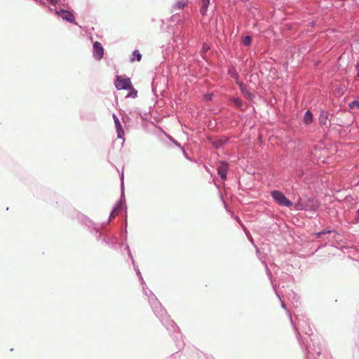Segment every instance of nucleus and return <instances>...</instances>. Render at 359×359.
<instances>
[{
  "label": "nucleus",
  "mask_w": 359,
  "mask_h": 359,
  "mask_svg": "<svg viewBox=\"0 0 359 359\" xmlns=\"http://www.w3.org/2000/svg\"><path fill=\"white\" fill-rule=\"evenodd\" d=\"M271 196L279 205L291 207L292 205V203L280 191H273L271 192Z\"/></svg>",
  "instance_id": "obj_1"
},
{
  "label": "nucleus",
  "mask_w": 359,
  "mask_h": 359,
  "mask_svg": "<svg viewBox=\"0 0 359 359\" xmlns=\"http://www.w3.org/2000/svg\"><path fill=\"white\" fill-rule=\"evenodd\" d=\"M115 86L117 89H129L131 87V81L130 79L126 78L122 76H118L115 81Z\"/></svg>",
  "instance_id": "obj_2"
},
{
  "label": "nucleus",
  "mask_w": 359,
  "mask_h": 359,
  "mask_svg": "<svg viewBox=\"0 0 359 359\" xmlns=\"http://www.w3.org/2000/svg\"><path fill=\"white\" fill-rule=\"evenodd\" d=\"M104 55V48L102 46V44L98 42L95 41L93 43V56L97 60H100Z\"/></svg>",
  "instance_id": "obj_3"
},
{
  "label": "nucleus",
  "mask_w": 359,
  "mask_h": 359,
  "mask_svg": "<svg viewBox=\"0 0 359 359\" xmlns=\"http://www.w3.org/2000/svg\"><path fill=\"white\" fill-rule=\"evenodd\" d=\"M228 170V163L225 162H222L217 168V171L219 175L221 177L222 180L226 179V172Z\"/></svg>",
  "instance_id": "obj_4"
},
{
  "label": "nucleus",
  "mask_w": 359,
  "mask_h": 359,
  "mask_svg": "<svg viewBox=\"0 0 359 359\" xmlns=\"http://www.w3.org/2000/svg\"><path fill=\"white\" fill-rule=\"evenodd\" d=\"M60 16L62 19L70 22H72L74 20V15L69 11L61 10Z\"/></svg>",
  "instance_id": "obj_5"
},
{
  "label": "nucleus",
  "mask_w": 359,
  "mask_h": 359,
  "mask_svg": "<svg viewBox=\"0 0 359 359\" xmlns=\"http://www.w3.org/2000/svg\"><path fill=\"white\" fill-rule=\"evenodd\" d=\"M210 4V0H201V7L200 9L201 13L203 15H206L207 9Z\"/></svg>",
  "instance_id": "obj_6"
},
{
  "label": "nucleus",
  "mask_w": 359,
  "mask_h": 359,
  "mask_svg": "<svg viewBox=\"0 0 359 359\" xmlns=\"http://www.w3.org/2000/svg\"><path fill=\"white\" fill-rule=\"evenodd\" d=\"M122 208L121 203H117L115 208L112 210L111 215H110V219L114 218L121 211Z\"/></svg>",
  "instance_id": "obj_7"
},
{
  "label": "nucleus",
  "mask_w": 359,
  "mask_h": 359,
  "mask_svg": "<svg viewBox=\"0 0 359 359\" xmlns=\"http://www.w3.org/2000/svg\"><path fill=\"white\" fill-rule=\"evenodd\" d=\"M313 121V114L310 111H306L304 116V122L306 124H310Z\"/></svg>",
  "instance_id": "obj_8"
},
{
  "label": "nucleus",
  "mask_w": 359,
  "mask_h": 359,
  "mask_svg": "<svg viewBox=\"0 0 359 359\" xmlns=\"http://www.w3.org/2000/svg\"><path fill=\"white\" fill-rule=\"evenodd\" d=\"M307 206V210L311 209L315 210L318 208V205L317 201L313 199H309L308 202L305 204Z\"/></svg>",
  "instance_id": "obj_9"
},
{
  "label": "nucleus",
  "mask_w": 359,
  "mask_h": 359,
  "mask_svg": "<svg viewBox=\"0 0 359 359\" xmlns=\"http://www.w3.org/2000/svg\"><path fill=\"white\" fill-rule=\"evenodd\" d=\"M113 116L115 121L118 137H121V133H123V130L121 129V124L117 117L115 115H114Z\"/></svg>",
  "instance_id": "obj_10"
},
{
  "label": "nucleus",
  "mask_w": 359,
  "mask_h": 359,
  "mask_svg": "<svg viewBox=\"0 0 359 359\" xmlns=\"http://www.w3.org/2000/svg\"><path fill=\"white\" fill-rule=\"evenodd\" d=\"M295 208L297 210H307V206L303 203V202L300 200L295 204Z\"/></svg>",
  "instance_id": "obj_11"
},
{
  "label": "nucleus",
  "mask_w": 359,
  "mask_h": 359,
  "mask_svg": "<svg viewBox=\"0 0 359 359\" xmlns=\"http://www.w3.org/2000/svg\"><path fill=\"white\" fill-rule=\"evenodd\" d=\"M242 43L244 46H249L251 43V38L249 36H246L243 38Z\"/></svg>",
  "instance_id": "obj_12"
},
{
  "label": "nucleus",
  "mask_w": 359,
  "mask_h": 359,
  "mask_svg": "<svg viewBox=\"0 0 359 359\" xmlns=\"http://www.w3.org/2000/svg\"><path fill=\"white\" fill-rule=\"evenodd\" d=\"M233 102L234 103V104L238 107H242V100L238 98V97H236V98H234L233 100Z\"/></svg>",
  "instance_id": "obj_13"
},
{
  "label": "nucleus",
  "mask_w": 359,
  "mask_h": 359,
  "mask_svg": "<svg viewBox=\"0 0 359 359\" xmlns=\"http://www.w3.org/2000/svg\"><path fill=\"white\" fill-rule=\"evenodd\" d=\"M349 107L350 108H358L359 109V101H357V100H355V101H353L351 102L350 104H349Z\"/></svg>",
  "instance_id": "obj_14"
},
{
  "label": "nucleus",
  "mask_w": 359,
  "mask_h": 359,
  "mask_svg": "<svg viewBox=\"0 0 359 359\" xmlns=\"http://www.w3.org/2000/svg\"><path fill=\"white\" fill-rule=\"evenodd\" d=\"M186 4H187V3L185 1H181L177 2V6L178 8L182 9L185 6Z\"/></svg>",
  "instance_id": "obj_15"
},
{
  "label": "nucleus",
  "mask_w": 359,
  "mask_h": 359,
  "mask_svg": "<svg viewBox=\"0 0 359 359\" xmlns=\"http://www.w3.org/2000/svg\"><path fill=\"white\" fill-rule=\"evenodd\" d=\"M331 233L330 231H320L316 233L317 238H320L322 235H324L325 233Z\"/></svg>",
  "instance_id": "obj_16"
},
{
  "label": "nucleus",
  "mask_w": 359,
  "mask_h": 359,
  "mask_svg": "<svg viewBox=\"0 0 359 359\" xmlns=\"http://www.w3.org/2000/svg\"><path fill=\"white\" fill-rule=\"evenodd\" d=\"M142 55L136 52V60L140 61Z\"/></svg>",
  "instance_id": "obj_17"
},
{
  "label": "nucleus",
  "mask_w": 359,
  "mask_h": 359,
  "mask_svg": "<svg viewBox=\"0 0 359 359\" xmlns=\"http://www.w3.org/2000/svg\"><path fill=\"white\" fill-rule=\"evenodd\" d=\"M203 50L207 51L208 50L210 49L209 46L208 45H203Z\"/></svg>",
  "instance_id": "obj_18"
},
{
  "label": "nucleus",
  "mask_w": 359,
  "mask_h": 359,
  "mask_svg": "<svg viewBox=\"0 0 359 359\" xmlns=\"http://www.w3.org/2000/svg\"><path fill=\"white\" fill-rule=\"evenodd\" d=\"M323 121H324V118L321 119V117L320 118V122L323 123Z\"/></svg>",
  "instance_id": "obj_19"
},
{
  "label": "nucleus",
  "mask_w": 359,
  "mask_h": 359,
  "mask_svg": "<svg viewBox=\"0 0 359 359\" xmlns=\"http://www.w3.org/2000/svg\"><path fill=\"white\" fill-rule=\"evenodd\" d=\"M323 121H324V118L321 119V117L320 118V122L323 123Z\"/></svg>",
  "instance_id": "obj_20"
},
{
  "label": "nucleus",
  "mask_w": 359,
  "mask_h": 359,
  "mask_svg": "<svg viewBox=\"0 0 359 359\" xmlns=\"http://www.w3.org/2000/svg\"><path fill=\"white\" fill-rule=\"evenodd\" d=\"M358 219H359V210H358Z\"/></svg>",
  "instance_id": "obj_21"
},
{
  "label": "nucleus",
  "mask_w": 359,
  "mask_h": 359,
  "mask_svg": "<svg viewBox=\"0 0 359 359\" xmlns=\"http://www.w3.org/2000/svg\"><path fill=\"white\" fill-rule=\"evenodd\" d=\"M358 76H359V72L358 73Z\"/></svg>",
  "instance_id": "obj_22"
}]
</instances>
